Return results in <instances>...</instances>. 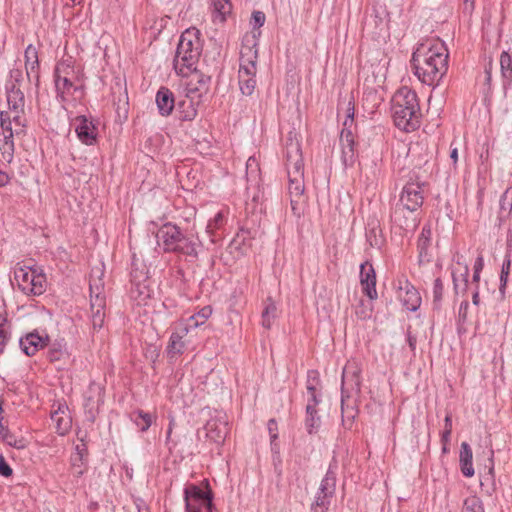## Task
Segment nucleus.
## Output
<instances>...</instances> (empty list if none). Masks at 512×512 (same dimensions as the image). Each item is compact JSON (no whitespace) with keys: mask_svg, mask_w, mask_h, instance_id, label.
Masks as SVG:
<instances>
[{"mask_svg":"<svg viewBox=\"0 0 512 512\" xmlns=\"http://www.w3.org/2000/svg\"><path fill=\"white\" fill-rule=\"evenodd\" d=\"M7 110L0 111V153L3 160L10 163L14 154V135L23 132L25 127L24 93L20 84L7 85Z\"/></svg>","mask_w":512,"mask_h":512,"instance_id":"nucleus-1","label":"nucleus"},{"mask_svg":"<svg viewBox=\"0 0 512 512\" xmlns=\"http://www.w3.org/2000/svg\"><path fill=\"white\" fill-rule=\"evenodd\" d=\"M285 166L288 175V193L294 212L304 196V161L296 133L289 132L285 146Z\"/></svg>","mask_w":512,"mask_h":512,"instance_id":"nucleus-2","label":"nucleus"},{"mask_svg":"<svg viewBox=\"0 0 512 512\" xmlns=\"http://www.w3.org/2000/svg\"><path fill=\"white\" fill-rule=\"evenodd\" d=\"M158 246L165 253H176L196 259L202 242L194 233H183L179 226L171 222L163 224L156 233Z\"/></svg>","mask_w":512,"mask_h":512,"instance_id":"nucleus-3","label":"nucleus"},{"mask_svg":"<svg viewBox=\"0 0 512 512\" xmlns=\"http://www.w3.org/2000/svg\"><path fill=\"white\" fill-rule=\"evenodd\" d=\"M395 125L406 132L416 130L420 125V106L417 94L407 87L400 88L392 99Z\"/></svg>","mask_w":512,"mask_h":512,"instance_id":"nucleus-4","label":"nucleus"},{"mask_svg":"<svg viewBox=\"0 0 512 512\" xmlns=\"http://www.w3.org/2000/svg\"><path fill=\"white\" fill-rule=\"evenodd\" d=\"M104 268L95 266L89 278L90 319L94 330L103 327L106 317V293L103 280Z\"/></svg>","mask_w":512,"mask_h":512,"instance_id":"nucleus-5","label":"nucleus"},{"mask_svg":"<svg viewBox=\"0 0 512 512\" xmlns=\"http://www.w3.org/2000/svg\"><path fill=\"white\" fill-rule=\"evenodd\" d=\"M14 281L18 288L28 296L42 295L47 288V279L37 267L19 265L14 269Z\"/></svg>","mask_w":512,"mask_h":512,"instance_id":"nucleus-6","label":"nucleus"},{"mask_svg":"<svg viewBox=\"0 0 512 512\" xmlns=\"http://www.w3.org/2000/svg\"><path fill=\"white\" fill-rule=\"evenodd\" d=\"M449 52L444 42L439 39H426L412 54V63L447 64Z\"/></svg>","mask_w":512,"mask_h":512,"instance_id":"nucleus-7","label":"nucleus"},{"mask_svg":"<svg viewBox=\"0 0 512 512\" xmlns=\"http://www.w3.org/2000/svg\"><path fill=\"white\" fill-rule=\"evenodd\" d=\"M202 51L200 31L196 28L186 29L180 36L175 61L181 59L184 63L193 64L198 62Z\"/></svg>","mask_w":512,"mask_h":512,"instance_id":"nucleus-8","label":"nucleus"},{"mask_svg":"<svg viewBox=\"0 0 512 512\" xmlns=\"http://www.w3.org/2000/svg\"><path fill=\"white\" fill-rule=\"evenodd\" d=\"M186 512H212V494L191 484L184 490Z\"/></svg>","mask_w":512,"mask_h":512,"instance_id":"nucleus-9","label":"nucleus"},{"mask_svg":"<svg viewBox=\"0 0 512 512\" xmlns=\"http://www.w3.org/2000/svg\"><path fill=\"white\" fill-rule=\"evenodd\" d=\"M424 202V183L409 181L403 187L397 205L418 211Z\"/></svg>","mask_w":512,"mask_h":512,"instance_id":"nucleus-10","label":"nucleus"},{"mask_svg":"<svg viewBox=\"0 0 512 512\" xmlns=\"http://www.w3.org/2000/svg\"><path fill=\"white\" fill-rule=\"evenodd\" d=\"M398 300L409 311H416L421 305V296L417 289L406 279L399 278L396 283Z\"/></svg>","mask_w":512,"mask_h":512,"instance_id":"nucleus-11","label":"nucleus"},{"mask_svg":"<svg viewBox=\"0 0 512 512\" xmlns=\"http://www.w3.org/2000/svg\"><path fill=\"white\" fill-rule=\"evenodd\" d=\"M391 220L396 227H399L405 233L413 232L420 223L416 210H410L397 204L392 211Z\"/></svg>","mask_w":512,"mask_h":512,"instance_id":"nucleus-12","label":"nucleus"},{"mask_svg":"<svg viewBox=\"0 0 512 512\" xmlns=\"http://www.w3.org/2000/svg\"><path fill=\"white\" fill-rule=\"evenodd\" d=\"M104 403V388L96 382H91L84 395V408L88 419L94 421L99 407Z\"/></svg>","mask_w":512,"mask_h":512,"instance_id":"nucleus-13","label":"nucleus"},{"mask_svg":"<svg viewBox=\"0 0 512 512\" xmlns=\"http://www.w3.org/2000/svg\"><path fill=\"white\" fill-rule=\"evenodd\" d=\"M447 68L448 66H412V72L421 83L435 88L447 74Z\"/></svg>","mask_w":512,"mask_h":512,"instance_id":"nucleus-14","label":"nucleus"},{"mask_svg":"<svg viewBox=\"0 0 512 512\" xmlns=\"http://www.w3.org/2000/svg\"><path fill=\"white\" fill-rule=\"evenodd\" d=\"M75 132L79 140L85 145H93L96 142L98 129L92 118L85 115L73 119Z\"/></svg>","mask_w":512,"mask_h":512,"instance_id":"nucleus-15","label":"nucleus"},{"mask_svg":"<svg viewBox=\"0 0 512 512\" xmlns=\"http://www.w3.org/2000/svg\"><path fill=\"white\" fill-rule=\"evenodd\" d=\"M387 72L386 66H362L359 77L363 79L364 88L383 89Z\"/></svg>","mask_w":512,"mask_h":512,"instance_id":"nucleus-16","label":"nucleus"},{"mask_svg":"<svg viewBox=\"0 0 512 512\" xmlns=\"http://www.w3.org/2000/svg\"><path fill=\"white\" fill-rule=\"evenodd\" d=\"M348 385L351 386V389H356L358 391L360 387V377L356 370L350 371V367L346 366L342 373V421L344 425H348L350 428L355 414L344 410V393L346 386Z\"/></svg>","mask_w":512,"mask_h":512,"instance_id":"nucleus-17","label":"nucleus"},{"mask_svg":"<svg viewBox=\"0 0 512 512\" xmlns=\"http://www.w3.org/2000/svg\"><path fill=\"white\" fill-rule=\"evenodd\" d=\"M53 407H55V404ZM51 420L56 432L60 436H65L69 433L72 427V417L69 407L65 402H58L56 404V408L51 412Z\"/></svg>","mask_w":512,"mask_h":512,"instance_id":"nucleus-18","label":"nucleus"},{"mask_svg":"<svg viewBox=\"0 0 512 512\" xmlns=\"http://www.w3.org/2000/svg\"><path fill=\"white\" fill-rule=\"evenodd\" d=\"M48 344V335H41L37 331L30 332L19 340L20 348L27 356L35 355L40 349H43Z\"/></svg>","mask_w":512,"mask_h":512,"instance_id":"nucleus-19","label":"nucleus"},{"mask_svg":"<svg viewBox=\"0 0 512 512\" xmlns=\"http://www.w3.org/2000/svg\"><path fill=\"white\" fill-rule=\"evenodd\" d=\"M360 284L362 291L370 300L378 296L376 290V273L371 263L365 262L360 266Z\"/></svg>","mask_w":512,"mask_h":512,"instance_id":"nucleus-20","label":"nucleus"},{"mask_svg":"<svg viewBox=\"0 0 512 512\" xmlns=\"http://www.w3.org/2000/svg\"><path fill=\"white\" fill-rule=\"evenodd\" d=\"M341 159L345 166L355 162V141L351 131L343 129L340 135Z\"/></svg>","mask_w":512,"mask_h":512,"instance_id":"nucleus-21","label":"nucleus"},{"mask_svg":"<svg viewBox=\"0 0 512 512\" xmlns=\"http://www.w3.org/2000/svg\"><path fill=\"white\" fill-rule=\"evenodd\" d=\"M257 66H240L238 71L240 90L244 95L250 96L256 86L255 74Z\"/></svg>","mask_w":512,"mask_h":512,"instance_id":"nucleus-22","label":"nucleus"},{"mask_svg":"<svg viewBox=\"0 0 512 512\" xmlns=\"http://www.w3.org/2000/svg\"><path fill=\"white\" fill-rule=\"evenodd\" d=\"M155 101L160 115L164 117L169 116L175 107L174 95L166 87L158 90Z\"/></svg>","mask_w":512,"mask_h":512,"instance_id":"nucleus-23","label":"nucleus"},{"mask_svg":"<svg viewBox=\"0 0 512 512\" xmlns=\"http://www.w3.org/2000/svg\"><path fill=\"white\" fill-rule=\"evenodd\" d=\"M189 327L185 324L180 323L177 329L172 332L167 351L168 354L171 355H177L181 354L185 348V343L183 341V338L188 334Z\"/></svg>","mask_w":512,"mask_h":512,"instance_id":"nucleus-24","label":"nucleus"},{"mask_svg":"<svg viewBox=\"0 0 512 512\" xmlns=\"http://www.w3.org/2000/svg\"><path fill=\"white\" fill-rule=\"evenodd\" d=\"M205 429L207 437L216 443L223 442L228 434L227 423L222 420H209L206 424Z\"/></svg>","mask_w":512,"mask_h":512,"instance_id":"nucleus-25","label":"nucleus"},{"mask_svg":"<svg viewBox=\"0 0 512 512\" xmlns=\"http://www.w3.org/2000/svg\"><path fill=\"white\" fill-rule=\"evenodd\" d=\"M472 459L473 453L470 445L463 442L460 448L459 462L461 472L465 477H472L474 475Z\"/></svg>","mask_w":512,"mask_h":512,"instance_id":"nucleus-26","label":"nucleus"},{"mask_svg":"<svg viewBox=\"0 0 512 512\" xmlns=\"http://www.w3.org/2000/svg\"><path fill=\"white\" fill-rule=\"evenodd\" d=\"M432 241V229L430 224H425L418 237L417 247L419 250V257L421 260L429 261V248Z\"/></svg>","mask_w":512,"mask_h":512,"instance_id":"nucleus-27","label":"nucleus"},{"mask_svg":"<svg viewBox=\"0 0 512 512\" xmlns=\"http://www.w3.org/2000/svg\"><path fill=\"white\" fill-rule=\"evenodd\" d=\"M152 289L146 283H134L130 290L131 299L139 306L146 305L152 296Z\"/></svg>","mask_w":512,"mask_h":512,"instance_id":"nucleus-28","label":"nucleus"},{"mask_svg":"<svg viewBox=\"0 0 512 512\" xmlns=\"http://www.w3.org/2000/svg\"><path fill=\"white\" fill-rule=\"evenodd\" d=\"M0 439L7 445L18 450L25 449L28 446V440L24 437H17L12 434L7 427L0 422Z\"/></svg>","mask_w":512,"mask_h":512,"instance_id":"nucleus-29","label":"nucleus"},{"mask_svg":"<svg viewBox=\"0 0 512 512\" xmlns=\"http://www.w3.org/2000/svg\"><path fill=\"white\" fill-rule=\"evenodd\" d=\"M210 81L209 76L203 75L196 66H194L193 70L189 74V80L187 82V86L189 91H201L207 88V85Z\"/></svg>","mask_w":512,"mask_h":512,"instance_id":"nucleus-30","label":"nucleus"},{"mask_svg":"<svg viewBox=\"0 0 512 512\" xmlns=\"http://www.w3.org/2000/svg\"><path fill=\"white\" fill-rule=\"evenodd\" d=\"M512 215V187L506 188L499 200V220L505 221Z\"/></svg>","mask_w":512,"mask_h":512,"instance_id":"nucleus-31","label":"nucleus"},{"mask_svg":"<svg viewBox=\"0 0 512 512\" xmlns=\"http://www.w3.org/2000/svg\"><path fill=\"white\" fill-rule=\"evenodd\" d=\"M214 21L224 22L232 11L229 0H210Z\"/></svg>","mask_w":512,"mask_h":512,"instance_id":"nucleus-32","label":"nucleus"},{"mask_svg":"<svg viewBox=\"0 0 512 512\" xmlns=\"http://www.w3.org/2000/svg\"><path fill=\"white\" fill-rule=\"evenodd\" d=\"M177 111L182 121H191L197 115V109L193 101L188 97L178 102Z\"/></svg>","mask_w":512,"mask_h":512,"instance_id":"nucleus-33","label":"nucleus"},{"mask_svg":"<svg viewBox=\"0 0 512 512\" xmlns=\"http://www.w3.org/2000/svg\"><path fill=\"white\" fill-rule=\"evenodd\" d=\"M380 90L381 89L364 88L362 98L363 104L366 105V107L371 111H374V109L377 108L383 101Z\"/></svg>","mask_w":512,"mask_h":512,"instance_id":"nucleus-34","label":"nucleus"},{"mask_svg":"<svg viewBox=\"0 0 512 512\" xmlns=\"http://www.w3.org/2000/svg\"><path fill=\"white\" fill-rule=\"evenodd\" d=\"M70 66H56L55 68V85L58 91L62 93L68 92L71 87H73V83L66 76V68Z\"/></svg>","mask_w":512,"mask_h":512,"instance_id":"nucleus-35","label":"nucleus"},{"mask_svg":"<svg viewBox=\"0 0 512 512\" xmlns=\"http://www.w3.org/2000/svg\"><path fill=\"white\" fill-rule=\"evenodd\" d=\"M47 357L50 362H59L68 357L66 344L63 342V340L56 341L50 345Z\"/></svg>","mask_w":512,"mask_h":512,"instance_id":"nucleus-36","label":"nucleus"},{"mask_svg":"<svg viewBox=\"0 0 512 512\" xmlns=\"http://www.w3.org/2000/svg\"><path fill=\"white\" fill-rule=\"evenodd\" d=\"M336 490V475L333 471L328 470L321 480L319 489L317 492L328 495L333 498Z\"/></svg>","mask_w":512,"mask_h":512,"instance_id":"nucleus-37","label":"nucleus"},{"mask_svg":"<svg viewBox=\"0 0 512 512\" xmlns=\"http://www.w3.org/2000/svg\"><path fill=\"white\" fill-rule=\"evenodd\" d=\"M132 419L135 422V424L137 425V427L142 432H145L150 428L155 417L153 415H151L150 413H146L142 410H138L132 414Z\"/></svg>","mask_w":512,"mask_h":512,"instance_id":"nucleus-38","label":"nucleus"},{"mask_svg":"<svg viewBox=\"0 0 512 512\" xmlns=\"http://www.w3.org/2000/svg\"><path fill=\"white\" fill-rule=\"evenodd\" d=\"M212 314V308L210 306H205L202 309H200L196 314L189 317L190 324L187 325L189 328L193 327L196 328L198 326L203 325L206 320L211 316Z\"/></svg>","mask_w":512,"mask_h":512,"instance_id":"nucleus-39","label":"nucleus"},{"mask_svg":"<svg viewBox=\"0 0 512 512\" xmlns=\"http://www.w3.org/2000/svg\"><path fill=\"white\" fill-rule=\"evenodd\" d=\"M307 405H306V413H311L313 409H316L317 405L320 403L319 396L316 391V387L313 382L309 379L307 383Z\"/></svg>","mask_w":512,"mask_h":512,"instance_id":"nucleus-40","label":"nucleus"},{"mask_svg":"<svg viewBox=\"0 0 512 512\" xmlns=\"http://www.w3.org/2000/svg\"><path fill=\"white\" fill-rule=\"evenodd\" d=\"M277 307L273 302L266 304L262 312V326L270 329L274 319L276 318Z\"/></svg>","mask_w":512,"mask_h":512,"instance_id":"nucleus-41","label":"nucleus"},{"mask_svg":"<svg viewBox=\"0 0 512 512\" xmlns=\"http://www.w3.org/2000/svg\"><path fill=\"white\" fill-rule=\"evenodd\" d=\"M257 50L254 46L243 45L240 49V64H256Z\"/></svg>","mask_w":512,"mask_h":512,"instance_id":"nucleus-42","label":"nucleus"},{"mask_svg":"<svg viewBox=\"0 0 512 512\" xmlns=\"http://www.w3.org/2000/svg\"><path fill=\"white\" fill-rule=\"evenodd\" d=\"M331 499L332 497L317 492L314 503L311 507L312 512H327L331 503Z\"/></svg>","mask_w":512,"mask_h":512,"instance_id":"nucleus-43","label":"nucleus"},{"mask_svg":"<svg viewBox=\"0 0 512 512\" xmlns=\"http://www.w3.org/2000/svg\"><path fill=\"white\" fill-rule=\"evenodd\" d=\"M10 327L7 323V319L0 314V354L5 350L7 343L10 340Z\"/></svg>","mask_w":512,"mask_h":512,"instance_id":"nucleus-44","label":"nucleus"},{"mask_svg":"<svg viewBox=\"0 0 512 512\" xmlns=\"http://www.w3.org/2000/svg\"><path fill=\"white\" fill-rule=\"evenodd\" d=\"M462 512H484L481 499L475 495L467 497L464 501Z\"/></svg>","mask_w":512,"mask_h":512,"instance_id":"nucleus-45","label":"nucleus"},{"mask_svg":"<svg viewBox=\"0 0 512 512\" xmlns=\"http://www.w3.org/2000/svg\"><path fill=\"white\" fill-rule=\"evenodd\" d=\"M305 426L309 434L318 431L320 427V416L318 415L317 409H313L311 413H306Z\"/></svg>","mask_w":512,"mask_h":512,"instance_id":"nucleus-46","label":"nucleus"},{"mask_svg":"<svg viewBox=\"0 0 512 512\" xmlns=\"http://www.w3.org/2000/svg\"><path fill=\"white\" fill-rule=\"evenodd\" d=\"M366 238L369 245L372 248H380L383 244V238L381 235V230L377 227H373L366 233Z\"/></svg>","mask_w":512,"mask_h":512,"instance_id":"nucleus-47","label":"nucleus"},{"mask_svg":"<svg viewBox=\"0 0 512 512\" xmlns=\"http://www.w3.org/2000/svg\"><path fill=\"white\" fill-rule=\"evenodd\" d=\"M468 276H469L468 267H465L464 272L460 274V278H461L460 280L458 279L455 272L452 273L453 284H454V289H455L456 293H459V291L464 292L466 290L467 283H468Z\"/></svg>","mask_w":512,"mask_h":512,"instance_id":"nucleus-48","label":"nucleus"},{"mask_svg":"<svg viewBox=\"0 0 512 512\" xmlns=\"http://www.w3.org/2000/svg\"><path fill=\"white\" fill-rule=\"evenodd\" d=\"M510 266H511V260L509 256H506L502 268H501V274H500V291L503 293L504 288L506 286L508 275L510 273Z\"/></svg>","mask_w":512,"mask_h":512,"instance_id":"nucleus-49","label":"nucleus"},{"mask_svg":"<svg viewBox=\"0 0 512 512\" xmlns=\"http://www.w3.org/2000/svg\"><path fill=\"white\" fill-rule=\"evenodd\" d=\"M224 222V214L222 211H219L213 219L209 220L206 231L209 234H213L214 231L218 228H220L223 225Z\"/></svg>","mask_w":512,"mask_h":512,"instance_id":"nucleus-50","label":"nucleus"},{"mask_svg":"<svg viewBox=\"0 0 512 512\" xmlns=\"http://www.w3.org/2000/svg\"><path fill=\"white\" fill-rule=\"evenodd\" d=\"M443 290H444V287H443V283H442L441 279L440 278L435 279L434 284H433V297H434V304L437 306L439 305V303L442 300Z\"/></svg>","mask_w":512,"mask_h":512,"instance_id":"nucleus-51","label":"nucleus"},{"mask_svg":"<svg viewBox=\"0 0 512 512\" xmlns=\"http://www.w3.org/2000/svg\"><path fill=\"white\" fill-rule=\"evenodd\" d=\"M25 64H39L37 50L32 45L25 50Z\"/></svg>","mask_w":512,"mask_h":512,"instance_id":"nucleus-52","label":"nucleus"},{"mask_svg":"<svg viewBox=\"0 0 512 512\" xmlns=\"http://www.w3.org/2000/svg\"><path fill=\"white\" fill-rule=\"evenodd\" d=\"M372 312L371 307H366L364 303L361 301L360 305L356 307L355 314L358 319L365 320L370 318Z\"/></svg>","mask_w":512,"mask_h":512,"instance_id":"nucleus-53","label":"nucleus"},{"mask_svg":"<svg viewBox=\"0 0 512 512\" xmlns=\"http://www.w3.org/2000/svg\"><path fill=\"white\" fill-rule=\"evenodd\" d=\"M265 14L262 11H254L252 14L253 27H261L265 23Z\"/></svg>","mask_w":512,"mask_h":512,"instance_id":"nucleus-54","label":"nucleus"},{"mask_svg":"<svg viewBox=\"0 0 512 512\" xmlns=\"http://www.w3.org/2000/svg\"><path fill=\"white\" fill-rule=\"evenodd\" d=\"M13 473L12 468L10 465L5 461V458L0 455V475L4 477H9Z\"/></svg>","mask_w":512,"mask_h":512,"instance_id":"nucleus-55","label":"nucleus"},{"mask_svg":"<svg viewBox=\"0 0 512 512\" xmlns=\"http://www.w3.org/2000/svg\"><path fill=\"white\" fill-rule=\"evenodd\" d=\"M268 431L270 434L271 441H275L278 438V426L277 422L274 419H270L268 421Z\"/></svg>","mask_w":512,"mask_h":512,"instance_id":"nucleus-56","label":"nucleus"},{"mask_svg":"<svg viewBox=\"0 0 512 512\" xmlns=\"http://www.w3.org/2000/svg\"><path fill=\"white\" fill-rule=\"evenodd\" d=\"M193 66H174L176 73L182 77L189 79V74L193 70Z\"/></svg>","mask_w":512,"mask_h":512,"instance_id":"nucleus-57","label":"nucleus"},{"mask_svg":"<svg viewBox=\"0 0 512 512\" xmlns=\"http://www.w3.org/2000/svg\"><path fill=\"white\" fill-rule=\"evenodd\" d=\"M76 452L79 456V461L83 464L84 457L87 455V447L85 443L76 446Z\"/></svg>","mask_w":512,"mask_h":512,"instance_id":"nucleus-58","label":"nucleus"},{"mask_svg":"<svg viewBox=\"0 0 512 512\" xmlns=\"http://www.w3.org/2000/svg\"><path fill=\"white\" fill-rule=\"evenodd\" d=\"M502 76L508 81H512V66H501Z\"/></svg>","mask_w":512,"mask_h":512,"instance_id":"nucleus-59","label":"nucleus"},{"mask_svg":"<svg viewBox=\"0 0 512 512\" xmlns=\"http://www.w3.org/2000/svg\"><path fill=\"white\" fill-rule=\"evenodd\" d=\"M463 10L467 14H471L474 10V0H463Z\"/></svg>","mask_w":512,"mask_h":512,"instance_id":"nucleus-60","label":"nucleus"},{"mask_svg":"<svg viewBox=\"0 0 512 512\" xmlns=\"http://www.w3.org/2000/svg\"><path fill=\"white\" fill-rule=\"evenodd\" d=\"M10 181L9 175L0 169V188L6 186Z\"/></svg>","mask_w":512,"mask_h":512,"instance_id":"nucleus-61","label":"nucleus"},{"mask_svg":"<svg viewBox=\"0 0 512 512\" xmlns=\"http://www.w3.org/2000/svg\"><path fill=\"white\" fill-rule=\"evenodd\" d=\"M484 262L482 256H479L474 263V272H481Z\"/></svg>","mask_w":512,"mask_h":512,"instance_id":"nucleus-62","label":"nucleus"},{"mask_svg":"<svg viewBox=\"0 0 512 512\" xmlns=\"http://www.w3.org/2000/svg\"><path fill=\"white\" fill-rule=\"evenodd\" d=\"M444 429L452 431V416L448 413L444 419Z\"/></svg>","mask_w":512,"mask_h":512,"instance_id":"nucleus-63","label":"nucleus"},{"mask_svg":"<svg viewBox=\"0 0 512 512\" xmlns=\"http://www.w3.org/2000/svg\"><path fill=\"white\" fill-rule=\"evenodd\" d=\"M451 433L452 431L450 430H443L442 434H441V441L443 442V444H447L450 440V436H451Z\"/></svg>","mask_w":512,"mask_h":512,"instance_id":"nucleus-64","label":"nucleus"}]
</instances>
